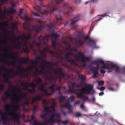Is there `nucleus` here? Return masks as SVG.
Masks as SVG:
<instances>
[{
	"mask_svg": "<svg viewBox=\"0 0 125 125\" xmlns=\"http://www.w3.org/2000/svg\"><path fill=\"white\" fill-rule=\"evenodd\" d=\"M0 69L3 70L4 71H6L9 73H11V72L13 71L12 69H11L10 70H9L8 69H7L5 67H4L3 68H0Z\"/></svg>",
	"mask_w": 125,
	"mask_h": 125,
	"instance_id": "32",
	"label": "nucleus"
},
{
	"mask_svg": "<svg viewBox=\"0 0 125 125\" xmlns=\"http://www.w3.org/2000/svg\"><path fill=\"white\" fill-rule=\"evenodd\" d=\"M97 88L101 91H103L105 89V88L104 87H102L100 88L97 87Z\"/></svg>",
	"mask_w": 125,
	"mask_h": 125,
	"instance_id": "58",
	"label": "nucleus"
},
{
	"mask_svg": "<svg viewBox=\"0 0 125 125\" xmlns=\"http://www.w3.org/2000/svg\"><path fill=\"white\" fill-rule=\"evenodd\" d=\"M75 99V97L74 96H72L70 97L68 99L66 100V101L67 102H68L70 101H71V102H73L74 100Z\"/></svg>",
	"mask_w": 125,
	"mask_h": 125,
	"instance_id": "33",
	"label": "nucleus"
},
{
	"mask_svg": "<svg viewBox=\"0 0 125 125\" xmlns=\"http://www.w3.org/2000/svg\"><path fill=\"white\" fill-rule=\"evenodd\" d=\"M9 23L8 21H6L5 23H2L0 24V27L3 26L4 27H6L8 25Z\"/></svg>",
	"mask_w": 125,
	"mask_h": 125,
	"instance_id": "34",
	"label": "nucleus"
},
{
	"mask_svg": "<svg viewBox=\"0 0 125 125\" xmlns=\"http://www.w3.org/2000/svg\"><path fill=\"white\" fill-rule=\"evenodd\" d=\"M56 20L54 21L53 22L47 25V26L49 28H54L56 25H61V22L62 20L61 16L60 15H56L55 16Z\"/></svg>",
	"mask_w": 125,
	"mask_h": 125,
	"instance_id": "7",
	"label": "nucleus"
},
{
	"mask_svg": "<svg viewBox=\"0 0 125 125\" xmlns=\"http://www.w3.org/2000/svg\"><path fill=\"white\" fill-rule=\"evenodd\" d=\"M11 25L12 26V30H13L15 29H17V27L16 23H11Z\"/></svg>",
	"mask_w": 125,
	"mask_h": 125,
	"instance_id": "39",
	"label": "nucleus"
},
{
	"mask_svg": "<svg viewBox=\"0 0 125 125\" xmlns=\"http://www.w3.org/2000/svg\"><path fill=\"white\" fill-rule=\"evenodd\" d=\"M0 56L2 57H3V58H2L1 61L2 62H3L4 64H6L9 65L10 64L13 66L15 65L16 64V63L15 62H10L8 61H6V58L5 55L4 54H0Z\"/></svg>",
	"mask_w": 125,
	"mask_h": 125,
	"instance_id": "15",
	"label": "nucleus"
},
{
	"mask_svg": "<svg viewBox=\"0 0 125 125\" xmlns=\"http://www.w3.org/2000/svg\"><path fill=\"white\" fill-rule=\"evenodd\" d=\"M58 71L56 70H54L53 72V73L55 75L58 74L59 73H61V74L59 75L60 77L65 78L66 77L68 78L71 77V75L68 74V73L65 71L63 72V69L62 68L59 67L58 69Z\"/></svg>",
	"mask_w": 125,
	"mask_h": 125,
	"instance_id": "9",
	"label": "nucleus"
},
{
	"mask_svg": "<svg viewBox=\"0 0 125 125\" xmlns=\"http://www.w3.org/2000/svg\"><path fill=\"white\" fill-rule=\"evenodd\" d=\"M52 46L54 48H55L56 45V42L55 41L52 40Z\"/></svg>",
	"mask_w": 125,
	"mask_h": 125,
	"instance_id": "45",
	"label": "nucleus"
},
{
	"mask_svg": "<svg viewBox=\"0 0 125 125\" xmlns=\"http://www.w3.org/2000/svg\"><path fill=\"white\" fill-rule=\"evenodd\" d=\"M38 23L40 24V25H33V28L32 30L30 29L29 27H27V28L29 30L30 33H31L32 31H33L38 34L39 33L40 31H42V29H43L44 27L43 25L42 24V21L40 20Z\"/></svg>",
	"mask_w": 125,
	"mask_h": 125,
	"instance_id": "8",
	"label": "nucleus"
},
{
	"mask_svg": "<svg viewBox=\"0 0 125 125\" xmlns=\"http://www.w3.org/2000/svg\"><path fill=\"white\" fill-rule=\"evenodd\" d=\"M22 9H20L19 11V14L18 15L20 17L21 16V14L22 13Z\"/></svg>",
	"mask_w": 125,
	"mask_h": 125,
	"instance_id": "60",
	"label": "nucleus"
},
{
	"mask_svg": "<svg viewBox=\"0 0 125 125\" xmlns=\"http://www.w3.org/2000/svg\"><path fill=\"white\" fill-rule=\"evenodd\" d=\"M75 82L72 83V87L69 86V89L65 92L66 94L68 93L71 94L72 93H75L77 95L76 97L77 98H80L83 97V94H88L91 93L93 94L95 93V90L93 89V85L92 84H86L84 88L81 89H77L74 91Z\"/></svg>",
	"mask_w": 125,
	"mask_h": 125,
	"instance_id": "2",
	"label": "nucleus"
},
{
	"mask_svg": "<svg viewBox=\"0 0 125 125\" xmlns=\"http://www.w3.org/2000/svg\"><path fill=\"white\" fill-rule=\"evenodd\" d=\"M64 0H57L55 1V5H50L48 7L50 9L49 10H45L43 12H41V10L43 7H44L42 4H40V6L37 5L35 9L37 10L39 13L42 14L46 15L48 13L52 14L53 12H58L61 13L62 12L64 14L68 15L70 12L73 11V8L70 6L67 3L64 4L63 7H60L58 8H57L55 5L61 2Z\"/></svg>",
	"mask_w": 125,
	"mask_h": 125,
	"instance_id": "1",
	"label": "nucleus"
},
{
	"mask_svg": "<svg viewBox=\"0 0 125 125\" xmlns=\"http://www.w3.org/2000/svg\"><path fill=\"white\" fill-rule=\"evenodd\" d=\"M11 57L13 59H14L15 60V59L17 57V55L16 54H11Z\"/></svg>",
	"mask_w": 125,
	"mask_h": 125,
	"instance_id": "49",
	"label": "nucleus"
},
{
	"mask_svg": "<svg viewBox=\"0 0 125 125\" xmlns=\"http://www.w3.org/2000/svg\"><path fill=\"white\" fill-rule=\"evenodd\" d=\"M96 65L97 66L96 67H91V68L98 70L99 69V66L98 64Z\"/></svg>",
	"mask_w": 125,
	"mask_h": 125,
	"instance_id": "48",
	"label": "nucleus"
},
{
	"mask_svg": "<svg viewBox=\"0 0 125 125\" xmlns=\"http://www.w3.org/2000/svg\"><path fill=\"white\" fill-rule=\"evenodd\" d=\"M17 89H18L19 90L18 92L20 94H21L22 93V91L20 90V89L18 87H14V90H13V91H14L15 90Z\"/></svg>",
	"mask_w": 125,
	"mask_h": 125,
	"instance_id": "51",
	"label": "nucleus"
},
{
	"mask_svg": "<svg viewBox=\"0 0 125 125\" xmlns=\"http://www.w3.org/2000/svg\"><path fill=\"white\" fill-rule=\"evenodd\" d=\"M61 88V87L55 84H52L49 87V89L51 90V94H53L56 91L58 90L59 91V94L60 95L61 94L60 91Z\"/></svg>",
	"mask_w": 125,
	"mask_h": 125,
	"instance_id": "12",
	"label": "nucleus"
},
{
	"mask_svg": "<svg viewBox=\"0 0 125 125\" xmlns=\"http://www.w3.org/2000/svg\"><path fill=\"white\" fill-rule=\"evenodd\" d=\"M48 121L46 120V121H45V122L42 123H40L38 121H35L33 122L32 125H48V123H47Z\"/></svg>",
	"mask_w": 125,
	"mask_h": 125,
	"instance_id": "23",
	"label": "nucleus"
},
{
	"mask_svg": "<svg viewBox=\"0 0 125 125\" xmlns=\"http://www.w3.org/2000/svg\"><path fill=\"white\" fill-rule=\"evenodd\" d=\"M22 51L26 53H28L29 52L27 47H23V48Z\"/></svg>",
	"mask_w": 125,
	"mask_h": 125,
	"instance_id": "43",
	"label": "nucleus"
},
{
	"mask_svg": "<svg viewBox=\"0 0 125 125\" xmlns=\"http://www.w3.org/2000/svg\"><path fill=\"white\" fill-rule=\"evenodd\" d=\"M4 31L5 33L4 37L5 38L7 36V35L8 34V32L7 31L5 30H4Z\"/></svg>",
	"mask_w": 125,
	"mask_h": 125,
	"instance_id": "63",
	"label": "nucleus"
},
{
	"mask_svg": "<svg viewBox=\"0 0 125 125\" xmlns=\"http://www.w3.org/2000/svg\"><path fill=\"white\" fill-rule=\"evenodd\" d=\"M102 68L104 69H107L108 73L112 72L113 70L112 69H115L116 72L117 73H119L120 72V70L119 67L117 65H113L112 63H105V64L102 67Z\"/></svg>",
	"mask_w": 125,
	"mask_h": 125,
	"instance_id": "6",
	"label": "nucleus"
},
{
	"mask_svg": "<svg viewBox=\"0 0 125 125\" xmlns=\"http://www.w3.org/2000/svg\"><path fill=\"white\" fill-rule=\"evenodd\" d=\"M41 67L42 68V71H45V70L44 69L45 65L43 64L42 61H41Z\"/></svg>",
	"mask_w": 125,
	"mask_h": 125,
	"instance_id": "42",
	"label": "nucleus"
},
{
	"mask_svg": "<svg viewBox=\"0 0 125 125\" xmlns=\"http://www.w3.org/2000/svg\"><path fill=\"white\" fill-rule=\"evenodd\" d=\"M32 13L33 14L34 16L37 17L40 16L39 14L37 13L33 12Z\"/></svg>",
	"mask_w": 125,
	"mask_h": 125,
	"instance_id": "61",
	"label": "nucleus"
},
{
	"mask_svg": "<svg viewBox=\"0 0 125 125\" xmlns=\"http://www.w3.org/2000/svg\"><path fill=\"white\" fill-rule=\"evenodd\" d=\"M82 86V85L81 84H77L75 83V85H74V87H76L77 88H79L81 87Z\"/></svg>",
	"mask_w": 125,
	"mask_h": 125,
	"instance_id": "55",
	"label": "nucleus"
},
{
	"mask_svg": "<svg viewBox=\"0 0 125 125\" xmlns=\"http://www.w3.org/2000/svg\"><path fill=\"white\" fill-rule=\"evenodd\" d=\"M72 107H71L69 108L68 109V110H69V113H73V111L72 109Z\"/></svg>",
	"mask_w": 125,
	"mask_h": 125,
	"instance_id": "62",
	"label": "nucleus"
},
{
	"mask_svg": "<svg viewBox=\"0 0 125 125\" xmlns=\"http://www.w3.org/2000/svg\"><path fill=\"white\" fill-rule=\"evenodd\" d=\"M81 116V114L80 112H78L75 114V116L76 117H79Z\"/></svg>",
	"mask_w": 125,
	"mask_h": 125,
	"instance_id": "47",
	"label": "nucleus"
},
{
	"mask_svg": "<svg viewBox=\"0 0 125 125\" xmlns=\"http://www.w3.org/2000/svg\"><path fill=\"white\" fill-rule=\"evenodd\" d=\"M23 41V47H27V44H28V43L26 41Z\"/></svg>",
	"mask_w": 125,
	"mask_h": 125,
	"instance_id": "50",
	"label": "nucleus"
},
{
	"mask_svg": "<svg viewBox=\"0 0 125 125\" xmlns=\"http://www.w3.org/2000/svg\"><path fill=\"white\" fill-rule=\"evenodd\" d=\"M22 35H21L20 36H18L17 38L15 36V39H12L14 40V43H16V40H19V39H22Z\"/></svg>",
	"mask_w": 125,
	"mask_h": 125,
	"instance_id": "36",
	"label": "nucleus"
},
{
	"mask_svg": "<svg viewBox=\"0 0 125 125\" xmlns=\"http://www.w3.org/2000/svg\"><path fill=\"white\" fill-rule=\"evenodd\" d=\"M78 55H80L79 56H76L75 59L76 60L80 61L83 64L82 66L83 67H86V63L87 62L90 61V58L89 57H86L84 54H83L81 52H78L77 53Z\"/></svg>",
	"mask_w": 125,
	"mask_h": 125,
	"instance_id": "5",
	"label": "nucleus"
},
{
	"mask_svg": "<svg viewBox=\"0 0 125 125\" xmlns=\"http://www.w3.org/2000/svg\"><path fill=\"white\" fill-rule=\"evenodd\" d=\"M50 36L49 35H48L47 36L43 37L42 38V36H40L38 37L39 39V42H37L36 44V45L38 47H39L41 44L42 42H43L44 43L45 42V40H46L47 41L49 40V37Z\"/></svg>",
	"mask_w": 125,
	"mask_h": 125,
	"instance_id": "13",
	"label": "nucleus"
},
{
	"mask_svg": "<svg viewBox=\"0 0 125 125\" xmlns=\"http://www.w3.org/2000/svg\"><path fill=\"white\" fill-rule=\"evenodd\" d=\"M90 70L93 72V73L94 74L97 75L98 74V72L97 70L91 68Z\"/></svg>",
	"mask_w": 125,
	"mask_h": 125,
	"instance_id": "37",
	"label": "nucleus"
},
{
	"mask_svg": "<svg viewBox=\"0 0 125 125\" xmlns=\"http://www.w3.org/2000/svg\"><path fill=\"white\" fill-rule=\"evenodd\" d=\"M23 41H22L19 42L17 45L16 46L19 48H21V45H23Z\"/></svg>",
	"mask_w": 125,
	"mask_h": 125,
	"instance_id": "41",
	"label": "nucleus"
},
{
	"mask_svg": "<svg viewBox=\"0 0 125 125\" xmlns=\"http://www.w3.org/2000/svg\"><path fill=\"white\" fill-rule=\"evenodd\" d=\"M75 34L78 37L76 40L77 44L79 46H81L83 45L88 39L89 41L86 43L87 45L93 47L95 45V42L94 40L90 38L89 37L87 36H85L81 32L77 31L76 32Z\"/></svg>",
	"mask_w": 125,
	"mask_h": 125,
	"instance_id": "4",
	"label": "nucleus"
},
{
	"mask_svg": "<svg viewBox=\"0 0 125 125\" xmlns=\"http://www.w3.org/2000/svg\"><path fill=\"white\" fill-rule=\"evenodd\" d=\"M62 106L63 107H66L68 109L69 108L71 107H72V106L71 105L70 103H65L64 104L62 105Z\"/></svg>",
	"mask_w": 125,
	"mask_h": 125,
	"instance_id": "28",
	"label": "nucleus"
},
{
	"mask_svg": "<svg viewBox=\"0 0 125 125\" xmlns=\"http://www.w3.org/2000/svg\"><path fill=\"white\" fill-rule=\"evenodd\" d=\"M5 95L7 97H10L11 95V94L8 91H7L4 93Z\"/></svg>",
	"mask_w": 125,
	"mask_h": 125,
	"instance_id": "44",
	"label": "nucleus"
},
{
	"mask_svg": "<svg viewBox=\"0 0 125 125\" xmlns=\"http://www.w3.org/2000/svg\"><path fill=\"white\" fill-rule=\"evenodd\" d=\"M34 80L37 82L36 84H34L33 83H29L30 86L33 88H34L36 87L37 85L39 84L42 81V79L40 77L38 78L37 79H35Z\"/></svg>",
	"mask_w": 125,
	"mask_h": 125,
	"instance_id": "16",
	"label": "nucleus"
},
{
	"mask_svg": "<svg viewBox=\"0 0 125 125\" xmlns=\"http://www.w3.org/2000/svg\"><path fill=\"white\" fill-rule=\"evenodd\" d=\"M3 77L4 78L5 81L6 82L9 83V86L11 87H12L13 86L11 85V84L9 80V77L8 76L5 74H4Z\"/></svg>",
	"mask_w": 125,
	"mask_h": 125,
	"instance_id": "20",
	"label": "nucleus"
},
{
	"mask_svg": "<svg viewBox=\"0 0 125 125\" xmlns=\"http://www.w3.org/2000/svg\"><path fill=\"white\" fill-rule=\"evenodd\" d=\"M65 58L67 60V61L70 62L72 65L75 66H77V64L76 63V59L75 58V59H70L69 56H67L66 54L65 55Z\"/></svg>",
	"mask_w": 125,
	"mask_h": 125,
	"instance_id": "17",
	"label": "nucleus"
},
{
	"mask_svg": "<svg viewBox=\"0 0 125 125\" xmlns=\"http://www.w3.org/2000/svg\"><path fill=\"white\" fill-rule=\"evenodd\" d=\"M69 123L68 121L67 120H66L64 121H61V123H63L64 125H66L68 124Z\"/></svg>",
	"mask_w": 125,
	"mask_h": 125,
	"instance_id": "57",
	"label": "nucleus"
},
{
	"mask_svg": "<svg viewBox=\"0 0 125 125\" xmlns=\"http://www.w3.org/2000/svg\"><path fill=\"white\" fill-rule=\"evenodd\" d=\"M16 68H17V71L12 73V76L11 77L15 76L18 74H19L21 77H24V75L22 73V71L24 69L23 67L20 65H19L16 67Z\"/></svg>",
	"mask_w": 125,
	"mask_h": 125,
	"instance_id": "11",
	"label": "nucleus"
},
{
	"mask_svg": "<svg viewBox=\"0 0 125 125\" xmlns=\"http://www.w3.org/2000/svg\"><path fill=\"white\" fill-rule=\"evenodd\" d=\"M49 52L52 56H54V53L53 51L49 50Z\"/></svg>",
	"mask_w": 125,
	"mask_h": 125,
	"instance_id": "64",
	"label": "nucleus"
},
{
	"mask_svg": "<svg viewBox=\"0 0 125 125\" xmlns=\"http://www.w3.org/2000/svg\"><path fill=\"white\" fill-rule=\"evenodd\" d=\"M20 62L22 64H27L30 61L29 58H21L19 59Z\"/></svg>",
	"mask_w": 125,
	"mask_h": 125,
	"instance_id": "18",
	"label": "nucleus"
},
{
	"mask_svg": "<svg viewBox=\"0 0 125 125\" xmlns=\"http://www.w3.org/2000/svg\"><path fill=\"white\" fill-rule=\"evenodd\" d=\"M55 108V107L52 106L50 107L47 106L44 108V111L45 112H48L51 113H52V112L50 110V108L52 109L53 111H54Z\"/></svg>",
	"mask_w": 125,
	"mask_h": 125,
	"instance_id": "19",
	"label": "nucleus"
},
{
	"mask_svg": "<svg viewBox=\"0 0 125 125\" xmlns=\"http://www.w3.org/2000/svg\"><path fill=\"white\" fill-rule=\"evenodd\" d=\"M28 92L30 93H34L35 92V90L34 89H29L28 90Z\"/></svg>",
	"mask_w": 125,
	"mask_h": 125,
	"instance_id": "54",
	"label": "nucleus"
},
{
	"mask_svg": "<svg viewBox=\"0 0 125 125\" xmlns=\"http://www.w3.org/2000/svg\"><path fill=\"white\" fill-rule=\"evenodd\" d=\"M40 86L38 87V88L41 91H43V93L45 95L48 96H50L51 93L48 92L47 90L44 89L45 84H41Z\"/></svg>",
	"mask_w": 125,
	"mask_h": 125,
	"instance_id": "14",
	"label": "nucleus"
},
{
	"mask_svg": "<svg viewBox=\"0 0 125 125\" xmlns=\"http://www.w3.org/2000/svg\"><path fill=\"white\" fill-rule=\"evenodd\" d=\"M20 17L21 18L27 21H28L29 20L28 16L26 14H25L23 17L21 16Z\"/></svg>",
	"mask_w": 125,
	"mask_h": 125,
	"instance_id": "38",
	"label": "nucleus"
},
{
	"mask_svg": "<svg viewBox=\"0 0 125 125\" xmlns=\"http://www.w3.org/2000/svg\"><path fill=\"white\" fill-rule=\"evenodd\" d=\"M16 12V11L13 8L11 7L10 8V10L9 11V12L11 14H14Z\"/></svg>",
	"mask_w": 125,
	"mask_h": 125,
	"instance_id": "35",
	"label": "nucleus"
},
{
	"mask_svg": "<svg viewBox=\"0 0 125 125\" xmlns=\"http://www.w3.org/2000/svg\"><path fill=\"white\" fill-rule=\"evenodd\" d=\"M27 93L24 94L23 95L21 94L20 97L22 99L25 100L28 99L27 97Z\"/></svg>",
	"mask_w": 125,
	"mask_h": 125,
	"instance_id": "31",
	"label": "nucleus"
},
{
	"mask_svg": "<svg viewBox=\"0 0 125 125\" xmlns=\"http://www.w3.org/2000/svg\"><path fill=\"white\" fill-rule=\"evenodd\" d=\"M98 85L99 86H102L104 84V82L103 81H102L98 82Z\"/></svg>",
	"mask_w": 125,
	"mask_h": 125,
	"instance_id": "52",
	"label": "nucleus"
},
{
	"mask_svg": "<svg viewBox=\"0 0 125 125\" xmlns=\"http://www.w3.org/2000/svg\"><path fill=\"white\" fill-rule=\"evenodd\" d=\"M30 61L33 64H38V60H31Z\"/></svg>",
	"mask_w": 125,
	"mask_h": 125,
	"instance_id": "46",
	"label": "nucleus"
},
{
	"mask_svg": "<svg viewBox=\"0 0 125 125\" xmlns=\"http://www.w3.org/2000/svg\"><path fill=\"white\" fill-rule=\"evenodd\" d=\"M51 113V117L48 121H51L52 122H56V120L54 119V117L56 116L55 114L54 113Z\"/></svg>",
	"mask_w": 125,
	"mask_h": 125,
	"instance_id": "22",
	"label": "nucleus"
},
{
	"mask_svg": "<svg viewBox=\"0 0 125 125\" xmlns=\"http://www.w3.org/2000/svg\"><path fill=\"white\" fill-rule=\"evenodd\" d=\"M66 99V97L62 95H61L59 98V100L60 102H62L64 101Z\"/></svg>",
	"mask_w": 125,
	"mask_h": 125,
	"instance_id": "30",
	"label": "nucleus"
},
{
	"mask_svg": "<svg viewBox=\"0 0 125 125\" xmlns=\"http://www.w3.org/2000/svg\"><path fill=\"white\" fill-rule=\"evenodd\" d=\"M42 102L43 104L45 105H47L48 104V102H47L46 100L45 99H43L42 100Z\"/></svg>",
	"mask_w": 125,
	"mask_h": 125,
	"instance_id": "56",
	"label": "nucleus"
},
{
	"mask_svg": "<svg viewBox=\"0 0 125 125\" xmlns=\"http://www.w3.org/2000/svg\"><path fill=\"white\" fill-rule=\"evenodd\" d=\"M94 61V64L95 65H96L98 63H100L102 64H103L104 65L105 64H104V61L101 60H96Z\"/></svg>",
	"mask_w": 125,
	"mask_h": 125,
	"instance_id": "27",
	"label": "nucleus"
},
{
	"mask_svg": "<svg viewBox=\"0 0 125 125\" xmlns=\"http://www.w3.org/2000/svg\"><path fill=\"white\" fill-rule=\"evenodd\" d=\"M78 77L80 80L81 83H83L86 80V76L84 75H79Z\"/></svg>",
	"mask_w": 125,
	"mask_h": 125,
	"instance_id": "24",
	"label": "nucleus"
},
{
	"mask_svg": "<svg viewBox=\"0 0 125 125\" xmlns=\"http://www.w3.org/2000/svg\"><path fill=\"white\" fill-rule=\"evenodd\" d=\"M90 94H94V93L93 94H91V93H90ZM84 98V99L83 100V101H85V100H88V97H85V96H83V97H81V98Z\"/></svg>",
	"mask_w": 125,
	"mask_h": 125,
	"instance_id": "53",
	"label": "nucleus"
},
{
	"mask_svg": "<svg viewBox=\"0 0 125 125\" xmlns=\"http://www.w3.org/2000/svg\"><path fill=\"white\" fill-rule=\"evenodd\" d=\"M51 36L52 37H53L55 39L59 37V34H56L52 33L51 35Z\"/></svg>",
	"mask_w": 125,
	"mask_h": 125,
	"instance_id": "40",
	"label": "nucleus"
},
{
	"mask_svg": "<svg viewBox=\"0 0 125 125\" xmlns=\"http://www.w3.org/2000/svg\"><path fill=\"white\" fill-rule=\"evenodd\" d=\"M41 98V96L40 95H37L33 99L31 103L32 104H33L35 102H37L40 101Z\"/></svg>",
	"mask_w": 125,
	"mask_h": 125,
	"instance_id": "21",
	"label": "nucleus"
},
{
	"mask_svg": "<svg viewBox=\"0 0 125 125\" xmlns=\"http://www.w3.org/2000/svg\"><path fill=\"white\" fill-rule=\"evenodd\" d=\"M45 76H46L45 78L46 79L48 80L51 82H52L55 79V78L53 76L51 77L48 76L46 74H45Z\"/></svg>",
	"mask_w": 125,
	"mask_h": 125,
	"instance_id": "26",
	"label": "nucleus"
},
{
	"mask_svg": "<svg viewBox=\"0 0 125 125\" xmlns=\"http://www.w3.org/2000/svg\"><path fill=\"white\" fill-rule=\"evenodd\" d=\"M46 112V113H44L43 114L41 113L40 115L42 119L44 120L45 121H46V115L48 113H49L48 112Z\"/></svg>",
	"mask_w": 125,
	"mask_h": 125,
	"instance_id": "25",
	"label": "nucleus"
},
{
	"mask_svg": "<svg viewBox=\"0 0 125 125\" xmlns=\"http://www.w3.org/2000/svg\"><path fill=\"white\" fill-rule=\"evenodd\" d=\"M79 18L80 15H79L74 16L73 18L72 19V20L69 21L65 24V26H66L67 23H69L70 24L72 28H75L77 26V25L75 23L79 20Z\"/></svg>",
	"mask_w": 125,
	"mask_h": 125,
	"instance_id": "10",
	"label": "nucleus"
},
{
	"mask_svg": "<svg viewBox=\"0 0 125 125\" xmlns=\"http://www.w3.org/2000/svg\"><path fill=\"white\" fill-rule=\"evenodd\" d=\"M34 68L35 69V72L38 74H43V72H42V70H41L39 71L38 68H37L36 65L34 66Z\"/></svg>",
	"mask_w": 125,
	"mask_h": 125,
	"instance_id": "29",
	"label": "nucleus"
},
{
	"mask_svg": "<svg viewBox=\"0 0 125 125\" xmlns=\"http://www.w3.org/2000/svg\"><path fill=\"white\" fill-rule=\"evenodd\" d=\"M49 69L46 70V71L47 73H50L52 72L51 70V68L50 66L49 68Z\"/></svg>",
	"mask_w": 125,
	"mask_h": 125,
	"instance_id": "59",
	"label": "nucleus"
},
{
	"mask_svg": "<svg viewBox=\"0 0 125 125\" xmlns=\"http://www.w3.org/2000/svg\"><path fill=\"white\" fill-rule=\"evenodd\" d=\"M14 101L12 100L11 104H12V109L14 108L15 110L11 112L10 108V106L8 104H6L3 105L5 110H6V112L10 116L9 119L10 120L16 122L18 124L20 123L19 116V113H17L16 111L19 110V108L18 106L14 104Z\"/></svg>",
	"mask_w": 125,
	"mask_h": 125,
	"instance_id": "3",
	"label": "nucleus"
}]
</instances>
